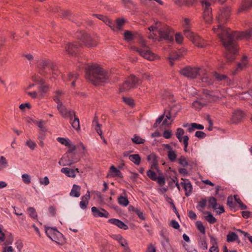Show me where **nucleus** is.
<instances>
[{
	"label": "nucleus",
	"instance_id": "338daca9",
	"mask_svg": "<svg viewBox=\"0 0 252 252\" xmlns=\"http://www.w3.org/2000/svg\"><path fill=\"white\" fill-rule=\"evenodd\" d=\"M175 40L178 44L182 43L183 41V37L182 35L180 33H176L175 35Z\"/></svg>",
	"mask_w": 252,
	"mask_h": 252
},
{
	"label": "nucleus",
	"instance_id": "c85d7f7f",
	"mask_svg": "<svg viewBox=\"0 0 252 252\" xmlns=\"http://www.w3.org/2000/svg\"><path fill=\"white\" fill-rule=\"evenodd\" d=\"M129 159L135 165H139L141 163V158L138 154L130 155L128 156Z\"/></svg>",
	"mask_w": 252,
	"mask_h": 252
},
{
	"label": "nucleus",
	"instance_id": "f257e3e1",
	"mask_svg": "<svg viewBox=\"0 0 252 252\" xmlns=\"http://www.w3.org/2000/svg\"><path fill=\"white\" fill-rule=\"evenodd\" d=\"M230 15L229 8L221 10L217 17V24L213 28L214 32L217 35L222 44L226 50V58L228 61L231 62L235 59V55L237 52L236 38H241L244 32L231 31L223 26Z\"/></svg>",
	"mask_w": 252,
	"mask_h": 252
},
{
	"label": "nucleus",
	"instance_id": "4c0bfd02",
	"mask_svg": "<svg viewBox=\"0 0 252 252\" xmlns=\"http://www.w3.org/2000/svg\"><path fill=\"white\" fill-rule=\"evenodd\" d=\"M77 48V47L76 45H75L72 44H68L66 47V51L68 54L73 55L75 53Z\"/></svg>",
	"mask_w": 252,
	"mask_h": 252
},
{
	"label": "nucleus",
	"instance_id": "c9c22d12",
	"mask_svg": "<svg viewBox=\"0 0 252 252\" xmlns=\"http://www.w3.org/2000/svg\"><path fill=\"white\" fill-rule=\"evenodd\" d=\"M238 239V235L234 232H229L227 235L226 240L228 242H233Z\"/></svg>",
	"mask_w": 252,
	"mask_h": 252
},
{
	"label": "nucleus",
	"instance_id": "5fc2aeb1",
	"mask_svg": "<svg viewBox=\"0 0 252 252\" xmlns=\"http://www.w3.org/2000/svg\"><path fill=\"white\" fill-rule=\"evenodd\" d=\"M68 148V150L66 153H75L74 152L76 150V147L71 141L69 142V144L66 146Z\"/></svg>",
	"mask_w": 252,
	"mask_h": 252
},
{
	"label": "nucleus",
	"instance_id": "58836bf2",
	"mask_svg": "<svg viewBox=\"0 0 252 252\" xmlns=\"http://www.w3.org/2000/svg\"><path fill=\"white\" fill-rule=\"evenodd\" d=\"M181 54L180 53H173L169 57V59L170 61V63L171 65H173L174 63L173 62V61L177 60L180 59L181 57Z\"/></svg>",
	"mask_w": 252,
	"mask_h": 252
},
{
	"label": "nucleus",
	"instance_id": "69168bd1",
	"mask_svg": "<svg viewBox=\"0 0 252 252\" xmlns=\"http://www.w3.org/2000/svg\"><path fill=\"white\" fill-rule=\"evenodd\" d=\"M206 205V200L203 199L198 202V204L197 206V208L199 210L200 208L204 209Z\"/></svg>",
	"mask_w": 252,
	"mask_h": 252
},
{
	"label": "nucleus",
	"instance_id": "a878e982",
	"mask_svg": "<svg viewBox=\"0 0 252 252\" xmlns=\"http://www.w3.org/2000/svg\"><path fill=\"white\" fill-rule=\"evenodd\" d=\"M81 188L80 186L74 185L70 192V195L72 197H78L80 195Z\"/></svg>",
	"mask_w": 252,
	"mask_h": 252
},
{
	"label": "nucleus",
	"instance_id": "a211bd4d",
	"mask_svg": "<svg viewBox=\"0 0 252 252\" xmlns=\"http://www.w3.org/2000/svg\"><path fill=\"white\" fill-rule=\"evenodd\" d=\"M192 42L199 48H204L208 45L207 42L197 34H196L193 37Z\"/></svg>",
	"mask_w": 252,
	"mask_h": 252
},
{
	"label": "nucleus",
	"instance_id": "f03ea898",
	"mask_svg": "<svg viewBox=\"0 0 252 252\" xmlns=\"http://www.w3.org/2000/svg\"><path fill=\"white\" fill-rule=\"evenodd\" d=\"M150 35L149 38L156 40L159 37V40H165L169 42L173 41V34L171 29L167 25L157 22L154 25L149 28Z\"/></svg>",
	"mask_w": 252,
	"mask_h": 252
},
{
	"label": "nucleus",
	"instance_id": "1a4fd4ad",
	"mask_svg": "<svg viewBox=\"0 0 252 252\" xmlns=\"http://www.w3.org/2000/svg\"><path fill=\"white\" fill-rule=\"evenodd\" d=\"M79 158L76 157L75 153H66L59 161V164L62 166L71 165L77 162Z\"/></svg>",
	"mask_w": 252,
	"mask_h": 252
},
{
	"label": "nucleus",
	"instance_id": "5701e85b",
	"mask_svg": "<svg viewBox=\"0 0 252 252\" xmlns=\"http://www.w3.org/2000/svg\"><path fill=\"white\" fill-rule=\"evenodd\" d=\"M90 198V191L88 190L86 194L81 197V201L80 202V207L82 209H85L88 204L89 200Z\"/></svg>",
	"mask_w": 252,
	"mask_h": 252
},
{
	"label": "nucleus",
	"instance_id": "7c9ffc66",
	"mask_svg": "<svg viewBox=\"0 0 252 252\" xmlns=\"http://www.w3.org/2000/svg\"><path fill=\"white\" fill-rule=\"evenodd\" d=\"M204 126L200 124L196 123H191L189 126V127L188 128L189 132H193L195 129H203Z\"/></svg>",
	"mask_w": 252,
	"mask_h": 252
},
{
	"label": "nucleus",
	"instance_id": "f704fd0d",
	"mask_svg": "<svg viewBox=\"0 0 252 252\" xmlns=\"http://www.w3.org/2000/svg\"><path fill=\"white\" fill-rule=\"evenodd\" d=\"M252 6V0H244L240 11L247 10Z\"/></svg>",
	"mask_w": 252,
	"mask_h": 252
},
{
	"label": "nucleus",
	"instance_id": "680f3d73",
	"mask_svg": "<svg viewBox=\"0 0 252 252\" xmlns=\"http://www.w3.org/2000/svg\"><path fill=\"white\" fill-rule=\"evenodd\" d=\"M196 226H197V229H198V230H199V231L201 233H202L203 234L205 233V229L201 221H197L196 222Z\"/></svg>",
	"mask_w": 252,
	"mask_h": 252
},
{
	"label": "nucleus",
	"instance_id": "79ce46f5",
	"mask_svg": "<svg viewBox=\"0 0 252 252\" xmlns=\"http://www.w3.org/2000/svg\"><path fill=\"white\" fill-rule=\"evenodd\" d=\"M130 208H131V210L135 212L141 220H144L145 219L144 213L139 209L133 207H130Z\"/></svg>",
	"mask_w": 252,
	"mask_h": 252
},
{
	"label": "nucleus",
	"instance_id": "13d9d810",
	"mask_svg": "<svg viewBox=\"0 0 252 252\" xmlns=\"http://www.w3.org/2000/svg\"><path fill=\"white\" fill-rule=\"evenodd\" d=\"M26 145L32 150L34 149L36 146V143L30 139L27 140Z\"/></svg>",
	"mask_w": 252,
	"mask_h": 252
},
{
	"label": "nucleus",
	"instance_id": "774afa93",
	"mask_svg": "<svg viewBox=\"0 0 252 252\" xmlns=\"http://www.w3.org/2000/svg\"><path fill=\"white\" fill-rule=\"evenodd\" d=\"M156 181H157L158 183L160 186H163L165 185V178L163 176L158 177Z\"/></svg>",
	"mask_w": 252,
	"mask_h": 252
},
{
	"label": "nucleus",
	"instance_id": "473e14b6",
	"mask_svg": "<svg viewBox=\"0 0 252 252\" xmlns=\"http://www.w3.org/2000/svg\"><path fill=\"white\" fill-rule=\"evenodd\" d=\"M201 78V80L203 82L206 83L208 85H212L213 83L212 79L210 78L208 75L207 74V71L206 70V73L203 74L198 75Z\"/></svg>",
	"mask_w": 252,
	"mask_h": 252
},
{
	"label": "nucleus",
	"instance_id": "052dcab7",
	"mask_svg": "<svg viewBox=\"0 0 252 252\" xmlns=\"http://www.w3.org/2000/svg\"><path fill=\"white\" fill-rule=\"evenodd\" d=\"M214 76L218 81H221L227 78L226 75L220 74L218 73L217 72H215L214 74Z\"/></svg>",
	"mask_w": 252,
	"mask_h": 252
},
{
	"label": "nucleus",
	"instance_id": "ea45409f",
	"mask_svg": "<svg viewBox=\"0 0 252 252\" xmlns=\"http://www.w3.org/2000/svg\"><path fill=\"white\" fill-rule=\"evenodd\" d=\"M185 36L189 39L191 41L193 37L195 36L196 34L192 32L189 29H186L183 30Z\"/></svg>",
	"mask_w": 252,
	"mask_h": 252
},
{
	"label": "nucleus",
	"instance_id": "864d4df0",
	"mask_svg": "<svg viewBox=\"0 0 252 252\" xmlns=\"http://www.w3.org/2000/svg\"><path fill=\"white\" fill-rule=\"evenodd\" d=\"M183 26L184 30L189 29L191 25L190 20L189 19L185 18L183 21Z\"/></svg>",
	"mask_w": 252,
	"mask_h": 252
},
{
	"label": "nucleus",
	"instance_id": "a19ab883",
	"mask_svg": "<svg viewBox=\"0 0 252 252\" xmlns=\"http://www.w3.org/2000/svg\"><path fill=\"white\" fill-rule=\"evenodd\" d=\"M205 214L207 215L205 217V220L210 223L213 224L216 221V218L209 212H206Z\"/></svg>",
	"mask_w": 252,
	"mask_h": 252
},
{
	"label": "nucleus",
	"instance_id": "20e7f679",
	"mask_svg": "<svg viewBox=\"0 0 252 252\" xmlns=\"http://www.w3.org/2000/svg\"><path fill=\"white\" fill-rule=\"evenodd\" d=\"M204 95L203 98L201 99L194 101L192 104V107L196 110L201 109L208 102L216 101L219 98L217 93L214 92L209 91L207 90L203 91Z\"/></svg>",
	"mask_w": 252,
	"mask_h": 252
},
{
	"label": "nucleus",
	"instance_id": "3c124183",
	"mask_svg": "<svg viewBox=\"0 0 252 252\" xmlns=\"http://www.w3.org/2000/svg\"><path fill=\"white\" fill-rule=\"evenodd\" d=\"M57 140L61 144L64 145L65 146H66L69 144V142L70 141L68 138H64L63 137H58L57 138Z\"/></svg>",
	"mask_w": 252,
	"mask_h": 252
},
{
	"label": "nucleus",
	"instance_id": "412c9836",
	"mask_svg": "<svg viewBox=\"0 0 252 252\" xmlns=\"http://www.w3.org/2000/svg\"><path fill=\"white\" fill-rule=\"evenodd\" d=\"M181 184L185 189L186 195L187 196L190 195L192 190V186L191 183L188 180H184Z\"/></svg>",
	"mask_w": 252,
	"mask_h": 252
},
{
	"label": "nucleus",
	"instance_id": "2eb2a0df",
	"mask_svg": "<svg viewBox=\"0 0 252 252\" xmlns=\"http://www.w3.org/2000/svg\"><path fill=\"white\" fill-rule=\"evenodd\" d=\"M34 123L40 128V131L39 133L38 138L39 139L43 140L45 137V134L44 133L47 131V129L45 126L46 122L43 120H40L39 121H35Z\"/></svg>",
	"mask_w": 252,
	"mask_h": 252
},
{
	"label": "nucleus",
	"instance_id": "393cba45",
	"mask_svg": "<svg viewBox=\"0 0 252 252\" xmlns=\"http://www.w3.org/2000/svg\"><path fill=\"white\" fill-rule=\"evenodd\" d=\"M110 176L112 177H118L119 178H123L122 173L121 172L116 168L114 166L112 165L110 168Z\"/></svg>",
	"mask_w": 252,
	"mask_h": 252
},
{
	"label": "nucleus",
	"instance_id": "9d476101",
	"mask_svg": "<svg viewBox=\"0 0 252 252\" xmlns=\"http://www.w3.org/2000/svg\"><path fill=\"white\" fill-rule=\"evenodd\" d=\"M38 67L39 69V73L42 75H45L49 73L51 70H53V76L54 78L57 73L55 72L54 69L52 68V66L49 64V61L47 60H41L38 62Z\"/></svg>",
	"mask_w": 252,
	"mask_h": 252
},
{
	"label": "nucleus",
	"instance_id": "37998d69",
	"mask_svg": "<svg viewBox=\"0 0 252 252\" xmlns=\"http://www.w3.org/2000/svg\"><path fill=\"white\" fill-rule=\"evenodd\" d=\"M131 140L133 143L135 144H143L145 142V140L141 138L139 136L134 135L133 137L131 138Z\"/></svg>",
	"mask_w": 252,
	"mask_h": 252
},
{
	"label": "nucleus",
	"instance_id": "39448f33",
	"mask_svg": "<svg viewBox=\"0 0 252 252\" xmlns=\"http://www.w3.org/2000/svg\"><path fill=\"white\" fill-rule=\"evenodd\" d=\"M180 73L189 79L196 78L198 75L206 73V69L204 67H191L187 66L180 70Z\"/></svg>",
	"mask_w": 252,
	"mask_h": 252
},
{
	"label": "nucleus",
	"instance_id": "72a5a7b5",
	"mask_svg": "<svg viewBox=\"0 0 252 252\" xmlns=\"http://www.w3.org/2000/svg\"><path fill=\"white\" fill-rule=\"evenodd\" d=\"M179 138H178L180 142H183L184 146V151L185 152H187V148L188 146V141L189 138L188 136L185 135L182 137V136H179Z\"/></svg>",
	"mask_w": 252,
	"mask_h": 252
},
{
	"label": "nucleus",
	"instance_id": "0eeeda50",
	"mask_svg": "<svg viewBox=\"0 0 252 252\" xmlns=\"http://www.w3.org/2000/svg\"><path fill=\"white\" fill-rule=\"evenodd\" d=\"M133 49L138 52L142 57L149 61H152L159 59L158 56L151 51L149 48L146 46L144 42H142L141 43V48L133 47Z\"/></svg>",
	"mask_w": 252,
	"mask_h": 252
},
{
	"label": "nucleus",
	"instance_id": "49530a36",
	"mask_svg": "<svg viewBox=\"0 0 252 252\" xmlns=\"http://www.w3.org/2000/svg\"><path fill=\"white\" fill-rule=\"evenodd\" d=\"M124 37L126 41H130L134 39V35L131 32L126 31L124 33Z\"/></svg>",
	"mask_w": 252,
	"mask_h": 252
},
{
	"label": "nucleus",
	"instance_id": "de8ad7c7",
	"mask_svg": "<svg viewBox=\"0 0 252 252\" xmlns=\"http://www.w3.org/2000/svg\"><path fill=\"white\" fill-rule=\"evenodd\" d=\"M148 177L153 181H156L157 179L158 176L156 173L152 170H149L147 172Z\"/></svg>",
	"mask_w": 252,
	"mask_h": 252
},
{
	"label": "nucleus",
	"instance_id": "b1692460",
	"mask_svg": "<svg viewBox=\"0 0 252 252\" xmlns=\"http://www.w3.org/2000/svg\"><path fill=\"white\" fill-rule=\"evenodd\" d=\"M108 222L114 224L121 229L126 230L128 228L127 226L121 220L116 219H111L108 220Z\"/></svg>",
	"mask_w": 252,
	"mask_h": 252
},
{
	"label": "nucleus",
	"instance_id": "4d7b16f0",
	"mask_svg": "<svg viewBox=\"0 0 252 252\" xmlns=\"http://www.w3.org/2000/svg\"><path fill=\"white\" fill-rule=\"evenodd\" d=\"M179 163L184 167H186L188 165V162L186 158L184 156H181L178 159Z\"/></svg>",
	"mask_w": 252,
	"mask_h": 252
},
{
	"label": "nucleus",
	"instance_id": "6e6552de",
	"mask_svg": "<svg viewBox=\"0 0 252 252\" xmlns=\"http://www.w3.org/2000/svg\"><path fill=\"white\" fill-rule=\"evenodd\" d=\"M45 230L47 236L53 241H54L58 244H60L62 242L63 239V236L56 228L45 226Z\"/></svg>",
	"mask_w": 252,
	"mask_h": 252
},
{
	"label": "nucleus",
	"instance_id": "cd10ccee",
	"mask_svg": "<svg viewBox=\"0 0 252 252\" xmlns=\"http://www.w3.org/2000/svg\"><path fill=\"white\" fill-rule=\"evenodd\" d=\"M70 123L72 127L77 131H79L80 129V123L79 119L74 115L72 120L70 119Z\"/></svg>",
	"mask_w": 252,
	"mask_h": 252
},
{
	"label": "nucleus",
	"instance_id": "f8f14e48",
	"mask_svg": "<svg viewBox=\"0 0 252 252\" xmlns=\"http://www.w3.org/2000/svg\"><path fill=\"white\" fill-rule=\"evenodd\" d=\"M55 101L57 103V109L62 116L64 118L68 117L72 121L74 117L75 112L73 110L68 111L57 97L55 98Z\"/></svg>",
	"mask_w": 252,
	"mask_h": 252
},
{
	"label": "nucleus",
	"instance_id": "423d86ee",
	"mask_svg": "<svg viewBox=\"0 0 252 252\" xmlns=\"http://www.w3.org/2000/svg\"><path fill=\"white\" fill-rule=\"evenodd\" d=\"M141 83V80L133 75L127 77L124 83L120 86V91L121 92L129 91L136 88Z\"/></svg>",
	"mask_w": 252,
	"mask_h": 252
},
{
	"label": "nucleus",
	"instance_id": "0e129e2a",
	"mask_svg": "<svg viewBox=\"0 0 252 252\" xmlns=\"http://www.w3.org/2000/svg\"><path fill=\"white\" fill-rule=\"evenodd\" d=\"M156 247L152 243L149 244L145 252H156Z\"/></svg>",
	"mask_w": 252,
	"mask_h": 252
},
{
	"label": "nucleus",
	"instance_id": "c756f323",
	"mask_svg": "<svg viewBox=\"0 0 252 252\" xmlns=\"http://www.w3.org/2000/svg\"><path fill=\"white\" fill-rule=\"evenodd\" d=\"M93 126L94 128L97 133L100 135L101 138H103L100 125L98 124L97 120L95 118L92 123Z\"/></svg>",
	"mask_w": 252,
	"mask_h": 252
},
{
	"label": "nucleus",
	"instance_id": "aec40b11",
	"mask_svg": "<svg viewBox=\"0 0 252 252\" xmlns=\"http://www.w3.org/2000/svg\"><path fill=\"white\" fill-rule=\"evenodd\" d=\"M82 42L86 45L90 47L95 46L96 45V41H95L90 35L86 33L83 35Z\"/></svg>",
	"mask_w": 252,
	"mask_h": 252
},
{
	"label": "nucleus",
	"instance_id": "bb28decb",
	"mask_svg": "<svg viewBox=\"0 0 252 252\" xmlns=\"http://www.w3.org/2000/svg\"><path fill=\"white\" fill-rule=\"evenodd\" d=\"M147 160L151 163V168L157 169V157L154 154H151L147 157Z\"/></svg>",
	"mask_w": 252,
	"mask_h": 252
},
{
	"label": "nucleus",
	"instance_id": "9b49d317",
	"mask_svg": "<svg viewBox=\"0 0 252 252\" xmlns=\"http://www.w3.org/2000/svg\"><path fill=\"white\" fill-rule=\"evenodd\" d=\"M202 6L204 9L203 17L206 23L211 24L212 21V10L210 7V3L207 0H202Z\"/></svg>",
	"mask_w": 252,
	"mask_h": 252
},
{
	"label": "nucleus",
	"instance_id": "a18cd8bd",
	"mask_svg": "<svg viewBox=\"0 0 252 252\" xmlns=\"http://www.w3.org/2000/svg\"><path fill=\"white\" fill-rule=\"evenodd\" d=\"M27 211L29 216L34 219H37V215L35 209L33 207H29L27 209Z\"/></svg>",
	"mask_w": 252,
	"mask_h": 252
},
{
	"label": "nucleus",
	"instance_id": "e433bc0d",
	"mask_svg": "<svg viewBox=\"0 0 252 252\" xmlns=\"http://www.w3.org/2000/svg\"><path fill=\"white\" fill-rule=\"evenodd\" d=\"M209 208H211L213 210H217L218 204L217 199L214 197H210L208 199Z\"/></svg>",
	"mask_w": 252,
	"mask_h": 252
},
{
	"label": "nucleus",
	"instance_id": "7ed1b4c3",
	"mask_svg": "<svg viewBox=\"0 0 252 252\" xmlns=\"http://www.w3.org/2000/svg\"><path fill=\"white\" fill-rule=\"evenodd\" d=\"M86 79L94 85L106 82L109 78L108 74L97 64L88 66L86 69Z\"/></svg>",
	"mask_w": 252,
	"mask_h": 252
},
{
	"label": "nucleus",
	"instance_id": "6ab92c4d",
	"mask_svg": "<svg viewBox=\"0 0 252 252\" xmlns=\"http://www.w3.org/2000/svg\"><path fill=\"white\" fill-rule=\"evenodd\" d=\"M248 66V62L247 57L246 56H243L241 60V62L237 64V67L234 71V74L236 73L237 72L242 70L246 68Z\"/></svg>",
	"mask_w": 252,
	"mask_h": 252
},
{
	"label": "nucleus",
	"instance_id": "2f4dec72",
	"mask_svg": "<svg viewBox=\"0 0 252 252\" xmlns=\"http://www.w3.org/2000/svg\"><path fill=\"white\" fill-rule=\"evenodd\" d=\"M78 76L76 73H70L68 74L66 81L71 82V84L72 86L74 87L75 85V81L77 79Z\"/></svg>",
	"mask_w": 252,
	"mask_h": 252
},
{
	"label": "nucleus",
	"instance_id": "c03bdc74",
	"mask_svg": "<svg viewBox=\"0 0 252 252\" xmlns=\"http://www.w3.org/2000/svg\"><path fill=\"white\" fill-rule=\"evenodd\" d=\"M118 200L119 204L124 206H127L129 203L127 198L123 196H119Z\"/></svg>",
	"mask_w": 252,
	"mask_h": 252
},
{
	"label": "nucleus",
	"instance_id": "e2e57ef3",
	"mask_svg": "<svg viewBox=\"0 0 252 252\" xmlns=\"http://www.w3.org/2000/svg\"><path fill=\"white\" fill-rule=\"evenodd\" d=\"M39 183L41 185L46 186L49 184L50 181L48 177L45 176L43 178L39 179Z\"/></svg>",
	"mask_w": 252,
	"mask_h": 252
},
{
	"label": "nucleus",
	"instance_id": "8fccbe9b",
	"mask_svg": "<svg viewBox=\"0 0 252 252\" xmlns=\"http://www.w3.org/2000/svg\"><path fill=\"white\" fill-rule=\"evenodd\" d=\"M23 182L26 184H29L31 182V177L28 174H23L22 175Z\"/></svg>",
	"mask_w": 252,
	"mask_h": 252
},
{
	"label": "nucleus",
	"instance_id": "6e6d98bb",
	"mask_svg": "<svg viewBox=\"0 0 252 252\" xmlns=\"http://www.w3.org/2000/svg\"><path fill=\"white\" fill-rule=\"evenodd\" d=\"M119 243L124 248L125 251H129V248L127 245V241L123 237L119 242Z\"/></svg>",
	"mask_w": 252,
	"mask_h": 252
},
{
	"label": "nucleus",
	"instance_id": "f3484780",
	"mask_svg": "<svg viewBox=\"0 0 252 252\" xmlns=\"http://www.w3.org/2000/svg\"><path fill=\"white\" fill-rule=\"evenodd\" d=\"M245 114L243 111L240 109L234 110L232 115V121L234 123H238L243 120Z\"/></svg>",
	"mask_w": 252,
	"mask_h": 252
},
{
	"label": "nucleus",
	"instance_id": "603ef678",
	"mask_svg": "<svg viewBox=\"0 0 252 252\" xmlns=\"http://www.w3.org/2000/svg\"><path fill=\"white\" fill-rule=\"evenodd\" d=\"M0 166L2 168H5L8 166V161L6 158L2 156L0 157Z\"/></svg>",
	"mask_w": 252,
	"mask_h": 252
},
{
	"label": "nucleus",
	"instance_id": "4be33fe9",
	"mask_svg": "<svg viewBox=\"0 0 252 252\" xmlns=\"http://www.w3.org/2000/svg\"><path fill=\"white\" fill-rule=\"evenodd\" d=\"M75 171L79 172L78 169H70L67 167H63L61 169V172L64 174L66 176L71 178H75L76 177Z\"/></svg>",
	"mask_w": 252,
	"mask_h": 252
},
{
	"label": "nucleus",
	"instance_id": "bf43d9fd",
	"mask_svg": "<svg viewBox=\"0 0 252 252\" xmlns=\"http://www.w3.org/2000/svg\"><path fill=\"white\" fill-rule=\"evenodd\" d=\"M123 101L128 105L133 106L134 105L133 100L132 98L126 97H123Z\"/></svg>",
	"mask_w": 252,
	"mask_h": 252
},
{
	"label": "nucleus",
	"instance_id": "4468645a",
	"mask_svg": "<svg viewBox=\"0 0 252 252\" xmlns=\"http://www.w3.org/2000/svg\"><path fill=\"white\" fill-rule=\"evenodd\" d=\"M162 146L163 150L167 151V157L169 160L171 162L175 161L177 158L176 151L169 144H163Z\"/></svg>",
	"mask_w": 252,
	"mask_h": 252
},
{
	"label": "nucleus",
	"instance_id": "dca6fc26",
	"mask_svg": "<svg viewBox=\"0 0 252 252\" xmlns=\"http://www.w3.org/2000/svg\"><path fill=\"white\" fill-rule=\"evenodd\" d=\"M91 210L94 217H104L106 218L109 217V215L108 212L103 209L100 208L98 209L95 207H93Z\"/></svg>",
	"mask_w": 252,
	"mask_h": 252
},
{
	"label": "nucleus",
	"instance_id": "ddd939ff",
	"mask_svg": "<svg viewBox=\"0 0 252 252\" xmlns=\"http://www.w3.org/2000/svg\"><path fill=\"white\" fill-rule=\"evenodd\" d=\"M181 107L180 106H174L172 107L169 114L166 116V119L163 120L162 125L164 126H169L173 121L174 118L176 116L178 112L180 111Z\"/></svg>",
	"mask_w": 252,
	"mask_h": 252
},
{
	"label": "nucleus",
	"instance_id": "09e8293b",
	"mask_svg": "<svg viewBox=\"0 0 252 252\" xmlns=\"http://www.w3.org/2000/svg\"><path fill=\"white\" fill-rule=\"evenodd\" d=\"M116 25H115V27L116 29L115 31H120L122 29L123 26L125 23V20L124 19H118L116 21Z\"/></svg>",
	"mask_w": 252,
	"mask_h": 252
}]
</instances>
